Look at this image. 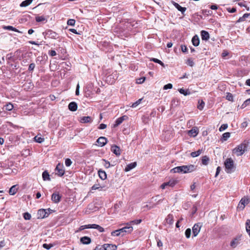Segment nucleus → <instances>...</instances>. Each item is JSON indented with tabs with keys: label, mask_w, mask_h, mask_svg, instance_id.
Segmentation results:
<instances>
[{
	"label": "nucleus",
	"mask_w": 250,
	"mask_h": 250,
	"mask_svg": "<svg viewBox=\"0 0 250 250\" xmlns=\"http://www.w3.org/2000/svg\"><path fill=\"white\" fill-rule=\"evenodd\" d=\"M179 92L184 96L189 95L191 94L189 89H184L183 88H180L178 89Z\"/></svg>",
	"instance_id": "obj_27"
},
{
	"label": "nucleus",
	"mask_w": 250,
	"mask_h": 250,
	"mask_svg": "<svg viewBox=\"0 0 250 250\" xmlns=\"http://www.w3.org/2000/svg\"><path fill=\"white\" fill-rule=\"evenodd\" d=\"M137 166L136 162H133L130 164H129L126 166L125 169V171L126 172L129 171L131 170L132 169L135 168Z\"/></svg>",
	"instance_id": "obj_18"
},
{
	"label": "nucleus",
	"mask_w": 250,
	"mask_h": 250,
	"mask_svg": "<svg viewBox=\"0 0 250 250\" xmlns=\"http://www.w3.org/2000/svg\"><path fill=\"white\" fill-rule=\"evenodd\" d=\"M248 18V15L247 14H245L243 17H240L239 19L238 20V21H237V22H242L243 21H244L245 19L246 18Z\"/></svg>",
	"instance_id": "obj_44"
},
{
	"label": "nucleus",
	"mask_w": 250,
	"mask_h": 250,
	"mask_svg": "<svg viewBox=\"0 0 250 250\" xmlns=\"http://www.w3.org/2000/svg\"><path fill=\"white\" fill-rule=\"evenodd\" d=\"M230 134L229 132H225L222 135V138L221 139L222 142H224L227 140L230 137Z\"/></svg>",
	"instance_id": "obj_33"
},
{
	"label": "nucleus",
	"mask_w": 250,
	"mask_h": 250,
	"mask_svg": "<svg viewBox=\"0 0 250 250\" xmlns=\"http://www.w3.org/2000/svg\"><path fill=\"white\" fill-rule=\"evenodd\" d=\"M35 66V64L34 63H31L29 66L28 70L29 71H32L34 69Z\"/></svg>",
	"instance_id": "obj_59"
},
{
	"label": "nucleus",
	"mask_w": 250,
	"mask_h": 250,
	"mask_svg": "<svg viewBox=\"0 0 250 250\" xmlns=\"http://www.w3.org/2000/svg\"><path fill=\"white\" fill-rule=\"evenodd\" d=\"M97 230H98L100 232H102L104 231V229L101 227L100 226L98 225L97 229Z\"/></svg>",
	"instance_id": "obj_63"
},
{
	"label": "nucleus",
	"mask_w": 250,
	"mask_h": 250,
	"mask_svg": "<svg viewBox=\"0 0 250 250\" xmlns=\"http://www.w3.org/2000/svg\"><path fill=\"white\" fill-rule=\"evenodd\" d=\"M4 107H5V110H8V111H11L14 108L13 105L11 103H9L8 104H6Z\"/></svg>",
	"instance_id": "obj_39"
},
{
	"label": "nucleus",
	"mask_w": 250,
	"mask_h": 250,
	"mask_svg": "<svg viewBox=\"0 0 250 250\" xmlns=\"http://www.w3.org/2000/svg\"><path fill=\"white\" fill-rule=\"evenodd\" d=\"M72 161L71 160L69 159V158H67L66 159H65V165L66 167H69L71 166V165L72 164Z\"/></svg>",
	"instance_id": "obj_52"
},
{
	"label": "nucleus",
	"mask_w": 250,
	"mask_h": 250,
	"mask_svg": "<svg viewBox=\"0 0 250 250\" xmlns=\"http://www.w3.org/2000/svg\"><path fill=\"white\" fill-rule=\"evenodd\" d=\"M177 183V181L175 179H170L168 182H165L167 186L173 187Z\"/></svg>",
	"instance_id": "obj_26"
},
{
	"label": "nucleus",
	"mask_w": 250,
	"mask_h": 250,
	"mask_svg": "<svg viewBox=\"0 0 250 250\" xmlns=\"http://www.w3.org/2000/svg\"><path fill=\"white\" fill-rule=\"evenodd\" d=\"M228 124H223L220 127L219 130L220 132H222V131L225 130V129H226L228 128Z\"/></svg>",
	"instance_id": "obj_48"
},
{
	"label": "nucleus",
	"mask_w": 250,
	"mask_h": 250,
	"mask_svg": "<svg viewBox=\"0 0 250 250\" xmlns=\"http://www.w3.org/2000/svg\"><path fill=\"white\" fill-rule=\"evenodd\" d=\"M224 165L227 173H231L234 171L235 166L234 161L231 158H227L224 162Z\"/></svg>",
	"instance_id": "obj_2"
},
{
	"label": "nucleus",
	"mask_w": 250,
	"mask_h": 250,
	"mask_svg": "<svg viewBox=\"0 0 250 250\" xmlns=\"http://www.w3.org/2000/svg\"><path fill=\"white\" fill-rule=\"evenodd\" d=\"M181 50L183 52H186L187 51V46L183 45H181Z\"/></svg>",
	"instance_id": "obj_64"
},
{
	"label": "nucleus",
	"mask_w": 250,
	"mask_h": 250,
	"mask_svg": "<svg viewBox=\"0 0 250 250\" xmlns=\"http://www.w3.org/2000/svg\"><path fill=\"white\" fill-rule=\"evenodd\" d=\"M111 151L117 156H119L121 154L120 149L117 146H112L111 147Z\"/></svg>",
	"instance_id": "obj_19"
},
{
	"label": "nucleus",
	"mask_w": 250,
	"mask_h": 250,
	"mask_svg": "<svg viewBox=\"0 0 250 250\" xmlns=\"http://www.w3.org/2000/svg\"><path fill=\"white\" fill-rule=\"evenodd\" d=\"M201 36L202 40L207 41L209 39V33L205 30H202L201 32Z\"/></svg>",
	"instance_id": "obj_16"
},
{
	"label": "nucleus",
	"mask_w": 250,
	"mask_h": 250,
	"mask_svg": "<svg viewBox=\"0 0 250 250\" xmlns=\"http://www.w3.org/2000/svg\"><path fill=\"white\" fill-rule=\"evenodd\" d=\"M5 29L9 30H12L15 32L21 33V32L19 31L18 29H17L16 28L12 26H7L5 27Z\"/></svg>",
	"instance_id": "obj_43"
},
{
	"label": "nucleus",
	"mask_w": 250,
	"mask_h": 250,
	"mask_svg": "<svg viewBox=\"0 0 250 250\" xmlns=\"http://www.w3.org/2000/svg\"><path fill=\"white\" fill-rule=\"evenodd\" d=\"M18 190V188H17V185H14L12 186L9 190V193L10 195H15Z\"/></svg>",
	"instance_id": "obj_21"
},
{
	"label": "nucleus",
	"mask_w": 250,
	"mask_h": 250,
	"mask_svg": "<svg viewBox=\"0 0 250 250\" xmlns=\"http://www.w3.org/2000/svg\"><path fill=\"white\" fill-rule=\"evenodd\" d=\"M142 100V99H139L136 102L133 103L131 107H132V108L136 107L138 105H139L141 104Z\"/></svg>",
	"instance_id": "obj_40"
},
{
	"label": "nucleus",
	"mask_w": 250,
	"mask_h": 250,
	"mask_svg": "<svg viewBox=\"0 0 250 250\" xmlns=\"http://www.w3.org/2000/svg\"><path fill=\"white\" fill-rule=\"evenodd\" d=\"M67 23L69 25L74 26L75 24V20L74 19H69L67 21Z\"/></svg>",
	"instance_id": "obj_50"
},
{
	"label": "nucleus",
	"mask_w": 250,
	"mask_h": 250,
	"mask_svg": "<svg viewBox=\"0 0 250 250\" xmlns=\"http://www.w3.org/2000/svg\"><path fill=\"white\" fill-rule=\"evenodd\" d=\"M103 248L104 250H116L117 247L115 245L105 244L103 245Z\"/></svg>",
	"instance_id": "obj_9"
},
{
	"label": "nucleus",
	"mask_w": 250,
	"mask_h": 250,
	"mask_svg": "<svg viewBox=\"0 0 250 250\" xmlns=\"http://www.w3.org/2000/svg\"><path fill=\"white\" fill-rule=\"evenodd\" d=\"M247 144L242 143L234 148L232 150V152L237 156H239L242 155L247 151Z\"/></svg>",
	"instance_id": "obj_3"
},
{
	"label": "nucleus",
	"mask_w": 250,
	"mask_h": 250,
	"mask_svg": "<svg viewBox=\"0 0 250 250\" xmlns=\"http://www.w3.org/2000/svg\"><path fill=\"white\" fill-rule=\"evenodd\" d=\"M155 206H156V204H151V203H149V205H146L144 206H143L142 207V209H143V211L149 210V209L154 208L155 207Z\"/></svg>",
	"instance_id": "obj_24"
},
{
	"label": "nucleus",
	"mask_w": 250,
	"mask_h": 250,
	"mask_svg": "<svg viewBox=\"0 0 250 250\" xmlns=\"http://www.w3.org/2000/svg\"><path fill=\"white\" fill-rule=\"evenodd\" d=\"M49 215V213L47 211L46 209H40L38 211V218H44L47 217Z\"/></svg>",
	"instance_id": "obj_6"
},
{
	"label": "nucleus",
	"mask_w": 250,
	"mask_h": 250,
	"mask_svg": "<svg viewBox=\"0 0 250 250\" xmlns=\"http://www.w3.org/2000/svg\"><path fill=\"white\" fill-rule=\"evenodd\" d=\"M34 139V140L36 142L39 143H42L44 140V139L43 138H42L41 137H39L38 136H35Z\"/></svg>",
	"instance_id": "obj_38"
},
{
	"label": "nucleus",
	"mask_w": 250,
	"mask_h": 250,
	"mask_svg": "<svg viewBox=\"0 0 250 250\" xmlns=\"http://www.w3.org/2000/svg\"><path fill=\"white\" fill-rule=\"evenodd\" d=\"M121 232L120 231L119 229H117L116 230H114L111 232V235L113 236H118L120 234H121Z\"/></svg>",
	"instance_id": "obj_45"
},
{
	"label": "nucleus",
	"mask_w": 250,
	"mask_h": 250,
	"mask_svg": "<svg viewBox=\"0 0 250 250\" xmlns=\"http://www.w3.org/2000/svg\"><path fill=\"white\" fill-rule=\"evenodd\" d=\"M127 118V117L125 115L119 118H118L115 124L113 126L116 127L120 125L124 120H126Z\"/></svg>",
	"instance_id": "obj_13"
},
{
	"label": "nucleus",
	"mask_w": 250,
	"mask_h": 250,
	"mask_svg": "<svg viewBox=\"0 0 250 250\" xmlns=\"http://www.w3.org/2000/svg\"><path fill=\"white\" fill-rule=\"evenodd\" d=\"M196 167L193 165L188 166H182L176 167L170 170V172L173 173H188L194 171L196 170Z\"/></svg>",
	"instance_id": "obj_1"
},
{
	"label": "nucleus",
	"mask_w": 250,
	"mask_h": 250,
	"mask_svg": "<svg viewBox=\"0 0 250 250\" xmlns=\"http://www.w3.org/2000/svg\"><path fill=\"white\" fill-rule=\"evenodd\" d=\"M198 104L197 108L200 110H203L205 104L203 100L199 101Z\"/></svg>",
	"instance_id": "obj_36"
},
{
	"label": "nucleus",
	"mask_w": 250,
	"mask_h": 250,
	"mask_svg": "<svg viewBox=\"0 0 250 250\" xmlns=\"http://www.w3.org/2000/svg\"><path fill=\"white\" fill-rule=\"evenodd\" d=\"M99 176L102 180H104L106 178V174L104 171L99 170L98 171Z\"/></svg>",
	"instance_id": "obj_31"
},
{
	"label": "nucleus",
	"mask_w": 250,
	"mask_h": 250,
	"mask_svg": "<svg viewBox=\"0 0 250 250\" xmlns=\"http://www.w3.org/2000/svg\"><path fill=\"white\" fill-rule=\"evenodd\" d=\"M202 152V149H199L196 151H194L191 153L190 155L192 157H196L200 155Z\"/></svg>",
	"instance_id": "obj_34"
},
{
	"label": "nucleus",
	"mask_w": 250,
	"mask_h": 250,
	"mask_svg": "<svg viewBox=\"0 0 250 250\" xmlns=\"http://www.w3.org/2000/svg\"><path fill=\"white\" fill-rule=\"evenodd\" d=\"M56 171H57V174L59 176H62L64 174V170L62 165L58 164L56 167Z\"/></svg>",
	"instance_id": "obj_7"
},
{
	"label": "nucleus",
	"mask_w": 250,
	"mask_h": 250,
	"mask_svg": "<svg viewBox=\"0 0 250 250\" xmlns=\"http://www.w3.org/2000/svg\"><path fill=\"white\" fill-rule=\"evenodd\" d=\"M42 179L44 181H50V175L48 172L47 171H44L43 172L42 174Z\"/></svg>",
	"instance_id": "obj_30"
},
{
	"label": "nucleus",
	"mask_w": 250,
	"mask_h": 250,
	"mask_svg": "<svg viewBox=\"0 0 250 250\" xmlns=\"http://www.w3.org/2000/svg\"><path fill=\"white\" fill-rule=\"evenodd\" d=\"M202 224L200 223L195 224L192 227V233L194 237H196L199 233Z\"/></svg>",
	"instance_id": "obj_5"
},
{
	"label": "nucleus",
	"mask_w": 250,
	"mask_h": 250,
	"mask_svg": "<svg viewBox=\"0 0 250 250\" xmlns=\"http://www.w3.org/2000/svg\"><path fill=\"white\" fill-rule=\"evenodd\" d=\"M172 87H173V86L171 83H168L164 86L163 89L164 90H167L168 89H171L172 88Z\"/></svg>",
	"instance_id": "obj_54"
},
{
	"label": "nucleus",
	"mask_w": 250,
	"mask_h": 250,
	"mask_svg": "<svg viewBox=\"0 0 250 250\" xmlns=\"http://www.w3.org/2000/svg\"><path fill=\"white\" fill-rule=\"evenodd\" d=\"M23 218L25 220H29L31 218V215L28 212H25L23 214Z\"/></svg>",
	"instance_id": "obj_47"
},
{
	"label": "nucleus",
	"mask_w": 250,
	"mask_h": 250,
	"mask_svg": "<svg viewBox=\"0 0 250 250\" xmlns=\"http://www.w3.org/2000/svg\"><path fill=\"white\" fill-rule=\"evenodd\" d=\"M226 99L229 101L232 102L233 101V97L230 93H227L226 95Z\"/></svg>",
	"instance_id": "obj_41"
},
{
	"label": "nucleus",
	"mask_w": 250,
	"mask_h": 250,
	"mask_svg": "<svg viewBox=\"0 0 250 250\" xmlns=\"http://www.w3.org/2000/svg\"><path fill=\"white\" fill-rule=\"evenodd\" d=\"M198 133L199 130L197 127H194L191 130L188 131V135L192 137L196 136Z\"/></svg>",
	"instance_id": "obj_11"
},
{
	"label": "nucleus",
	"mask_w": 250,
	"mask_h": 250,
	"mask_svg": "<svg viewBox=\"0 0 250 250\" xmlns=\"http://www.w3.org/2000/svg\"><path fill=\"white\" fill-rule=\"evenodd\" d=\"M33 1V0H25L23 1L21 4V7H26L29 5Z\"/></svg>",
	"instance_id": "obj_32"
},
{
	"label": "nucleus",
	"mask_w": 250,
	"mask_h": 250,
	"mask_svg": "<svg viewBox=\"0 0 250 250\" xmlns=\"http://www.w3.org/2000/svg\"><path fill=\"white\" fill-rule=\"evenodd\" d=\"M85 229H88V225L81 226L79 228V229L77 231V232H78L79 231H82Z\"/></svg>",
	"instance_id": "obj_57"
},
{
	"label": "nucleus",
	"mask_w": 250,
	"mask_h": 250,
	"mask_svg": "<svg viewBox=\"0 0 250 250\" xmlns=\"http://www.w3.org/2000/svg\"><path fill=\"white\" fill-rule=\"evenodd\" d=\"M250 104V98L246 100L245 101L244 103L243 104V105H245V106H246Z\"/></svg>",
	"instance_id": "obj_62"
},
{
	"label": "nucleus",
	"mask_w": 250,
	"mask_h": 250,
	"mask_svg": "<svg viewBox=\"0 0 250 250\" xmlns=\"http://www.w3.org/2000/svg\"><path fill=\"white\" fill-rule=\"evenodd\" d=\"M106 127V125L104 124H101L99 126V129H104Z\"/></svg>",
	"instance_id": "obj_61"
},
{
	"label": "nucleus",
	"mask_w": 250,
	"mask_h": 250,
	"mask_svg": "<svg viewBox=\"0 0 250 250\" xmlns=\"http://www.w3.org/2000/svg\"><path fill=\"white\" fill-rule=\"evenodd\" d=\"M98 225L97 224H89L88 225V229H96Z\"/></svg>",
	"instance_id": "obj_58"
},
{
	"label": "nucleus",
	"mask_w": 250,
	"mask_h": 250,
	"mask_svg": "<svg viewBox=\"0 0 250 250\" xmlns=\"http://www.w3.org/2000/svg\"><path fill=\"white\" fill-rule=\"evenodd\" d=\"M142 222V220L141 219H137V220H132V221H130L129 222H128L126 224V225L127 226H131V225H138V224H139L140 223H141V222Z\"/></svg>",
	"instance_id": "obj_28"
},
{
	"label": "nucleus",
	"mask_w": 250,
	"mask_h": 250,
	"mask_svg": "<svg viewBox=\"0 0 250 250\" xmlns=\"http://www.w3.org/2000/svg\"><path fill=\"white\" fill-rule=\"evenodd\" d=\"M246 229L250 237V220H248L246 223Z\"/></svg>",
	"instance_id": "obj_35"
},
{
	"label": "nucleus",
	"mask_w": 250,
	"mask_h": 250,
	"mask_svg": "<svg viewBox=\"0 0 250 250\" xmlns=\"http://www.w3.org/2000/svg\"><path fill=\"white\" fill-rule=\"evenodd\" d=\"M61 198V196L58 192H54L51 196V200L55 203H58L60 201Z\"/></svg>",
	"instance_id": "obj_8"
},
{
	"label": "nucleus",
	"mask_w": 250,
	"mask_h": 250,
	"mask_svg": "<svg viewBox=\"0 0 250 250\" xmlns=\"http://www.w3.org/2000/svg\"><path fill=\"white\" fill-rule=\"evenodd\" d=\"M191 235V229L189 228L187 229L185 231V235L187 238H189Z\"/></svg>",
	"instance_id": "obj_49"
},
{
	"label": "nucleus",
	"mask_w": 250,
	"mask_h": 250,
	"mask_svg": "<svg viewBox=\"0 0 250 250\" xmlns=\"http://www.w3.org/2000/svg\"><path fill=\"white\" fill-rule=\"evenodd\" d=\"M47 34L48 35V37L50 38L56 39L58 38V34L53 31H49Z\"/></svg>",
	"instance_id": "obj_29"
},
{
	"label": "nucleus",
	"mask_w": 250,
	"mask_h": 250,
	"mask_svg": "<svg viewBox=\"0 0 250 250\" xmlns=\"http://www.w3.org/2000/svg\"><path fill=\"white\" fill-rule=\"evenodd\" d=\"M192 42L193 45L197 46L199 44L200 40L197 35H195L192 39Z\"/></svg>",
	"instance_id": "obj_23"
},
{
	"label": "nucleus",
	"mask_w": 250,
	"mask_h": 250,
	"mask_svg": "<svg viewBox=\"0 0 250 250\" xmlns=\"http://www.w3.org/2000/svg\"><path fill=\"white\" fill-rule=\"evenodd\" d=\"M97 143L100 146H103L107 143V139L105 137H100L97 139Z\"/></svg>",
	"instance_id": "obj_10"
},
{
	"label": "nucleus",
	"mask_w": 250,
	"mask_h": 250,
	"mask_svg": "<svg viewBox=\"0 0 250 250\" xmlns=\"http://www.w3.org/2000/svg\"><path fill=\"white\" fill-rule=\"evenodd\" d=\"M119 230L121 233L124 232L131 233L133 231V227L132 226H127L119 229Z\"/></svg>",
	"instance_id": "obj_12"
},
{
	"label": "nucleus",
	"mask_w": 250,
	"mask_h": 250,
	"mask_svg": "<svg viewBox=\"0 0 250 250\" xmlns=\"http://www.w3.org/2000/svg\"><path fill=\"white\" fill-rule=\"evenodd\" d=\"M166 222L169 225H172L174 222L173 216L172 214H168L166 219Z\"/></svg>",
	"instance_id": "obj_22"
},
{
	"label": "nucleus",
	"mask_w": 250,
	"mask_h": 250,
	"mask_svg": "<svg viewBox=\"0 0 250 250\" xmlns=\"http://www.w3.org/2000/svg\"><path fill=\"white\" fill-rule=\"evenodd\" d=\"M103 187L99 184H94L92 187V190H96L100 188H102Z\"/></svg>",
	"instance_id": "obj_46"
},
{
	"label": "nucleus",
	"mask_w": 250,
	"mask_h": 250,
	"mask_svg": "<svg viewBox=\"0 0 250 250\" xmlns=\"http://www.w3.org/2000/svg\"><path fill=\"white\" fill-rule=\"evenodd\" d=\"M240 240V237H236V238L233 239L230 242V246L233 248H236L237 246V245L239 244Z\"/></svg>",
	"instance_id": "obj_15"
},
{
	"label": "nucleus",
	"mask_w": 250,
	"mask_h": 250,
	"mask_svg": "<svg viewBox=\"0 0 250 250\" xmlns=\"http://www.w3.org/2000/svg\"><path fill=\"white\" fill-rule=\"evenodd\" d=\"M187 64L188 65H189L190 66H193L194 64V63L193 60L191 59H188L187 60Z\"/></svg>",
	"instance_id": "obj_55"
},
{
	"label": "nucleus",
	"mask_w": 250,
	"mask_h": 250,
	"mask_svg": "<svg viewBox=\"0 0 250 250\" xmlns=\"http://www.w3.org/2000/svg\"><path fill=\"white\" fill-rule=\"evenodd\" d=\"M102 161L103 162V164L105 168H108L110 167V164L108 161L104 159H103Z\"/></svg>",
	"instance_id": "obj_42"
},
{
	"label": "nucleus",
	"mask_w": 250,
	"mask_h": 250,
	"mask_svg": "<svg viewBox=\"0 0 250 250\" xmlns=\"http://www.w3.org/2000/svg\"><path fill=\"white\" fill-rule=\"evenodd\" d=\"M45 19L43 16H39L36 18V21L37 22H41L45 21Z\"/></svg>",
	"instance_id": "obj_51"
},
{
	"label": "nucleus",
	"mask_w": 250,
	"mask_h": 250,
	"mask_svg": "<svg viewBox=\"0 0 250 250\" xmlns=\"http://www.w3.org/2000/svg\"><path fill=\"white\" fill-rule=\"evenodd\" d=\"M208 161H209V158L208 156H205L202 157V163L203 165H207Z\"/></svg>",
	"instance_id": "obj_37"
},
{
	"label": "nucleus",
	"mask_w": 250,
	"mask_h": 250,
	"mask_svg": "<svg viewBox=\"0 0 250 250\" xmlns=\"http://www.w3.org/2000/svg\"><path fill=\"white\" fill-rule=\"evenodd\" d=\"M152 61H153L155 62H156V63H158L160 64L162 66H164V63L162 61H161L160 60H158L157 59L153 58L152 59Z\"/></svg>",
	"instance_id": "obj_53"
},
{
	"label": "nucleus",
	"mask_w": 250,
	"mask_h": 250,
	"mask_svg": "<svg viewBox=\"0 0 250 250\" xmlns=\"http://www.w3.org/2000/svg\"><path fill=\"white\" fill-rule=\"evenodd\" d=\"M56 52L55 50H51L49 52V55L52 57L56 56Z\"/></svg>",
	"instance_id": "obj_60"
},
{
	"label": "nucleus",
	"mask_w": 250,
	"mask_h": 250,
	"mask_svg": "<svg viewBox=\"0 0 250 250\" xmlns=\"http://www.w3.org/2000/svg\"><path fill=\"white\" fill-rule=\"evenodd\" d=\"M145 80H146L145 77H142V78H140L137 79L136 82L137 83L141 84V83H143L145 82Z\"/></svg>",
	"instance_id": "obj_56"
},
{
	"label": "nucleus",
	"mask_w": 250,
	"mask_h": 250,
	"mask_svg": "<svg viewBox=\"0 0 250 250\" xmlns=\"http://www.w3.org/2000/svg\"><path fill=\"white\" fill-rule=\"evenodd\" d=\"M92 121V119L90 116L82 117L80 119V122L82 123H88Z\"/></svg>",
	"instance_id": "obj_17"
},
{
	"label": "nucleus",
	"mask_w": 250,
	"mask_h": 250,
	"mask_svg": "<svg viewBox=\"0 0 250 250\" xmlns=\"http://www.w3.org/2000/svg\"><path fill=\"white\" fill-rule=\"evenodd\" d=\"M250 202V198L248 196H244L240 201L237 208L242 210L244 209L245 206L247 205Z\"/></svg>",
	"instance_id": "obj_4"
},
{
	"label": "nucleus",
	"mask_w": 250,
	"mask_h": 250,
	"mask_svg": "<svg viewBox=\"0 0 250 250\" xmlns=\"http://www.w3.org/2000/svg\"><path fill=\"white\" fill-rule=\"evenodd\" d=\"M68 108L70 110L72 111H75L77 109V104L75 102H71L68 104Z\"/></svg>",
	"instance_id": "obj_20"
},
{
	"label": "nucleus",
	"mask_w": 250,
	"mask_h": 250,
	"mask_svg": "<svg viewBox=\"0 0 250 250\" xmlns=\"http://www.w3.org/2000/svg\"><path fill=\"white\" fill-rule=\"evenodd\" d=\"M173 4L179 11H181L182 13H183L186 10V8L182 7L178 3L175 2H173Z\"/></svg>",
	"instance_id": "obj_25"
},
{
	"label": "nucleus",
	"mask_w": 250,
	"mask_h": 250,
	"mask_svg": "<svg viewBox=\"0 0 250 250\" xmlns=\"http://www.w3.org/2000/svg\"><path fill=\"white\" fill-rule=\"evenodd\" d=\"M80 241L83 244L87 245L91 243V240L90 238L88 236H83L81 238Z\"/></svg>",
	"instance_id": "obj_14"
}]
</instances>
